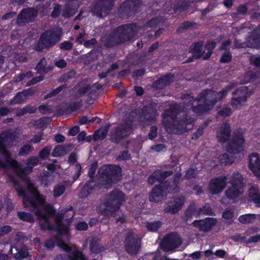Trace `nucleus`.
<instances>
[{
    "label": "nucleus",
    "mask_w": 260,
    "mask_h": 260,
    "mask_svg": "<svg viewBox=\"0 0 260 260\" xmlns=\"http://www.w3.org/2000/svg\"><path fill=\"white\" fill-rule=\"evenodd\" d=\"M181 111V106L177 103L171 105L164 111L161 115L162 124L166 132L181 135L192 128L194 121L190 117L185 115L178 117Z\"/></svg>",
    "instance_id": "f257e3e1"
},
{
    "label": "nucleus",
    "mask_w": 260,
    "mask_h": 260,
    "mask_svg": "<svg viewBox=\"0 0 260 260\" xmlns=\"http://www.w3.org/2000/svg\"><path fill=\"white\" fill-rule=\"evenodd\" d=\"M16 138L15 134L9 131L4 132L0 134V152L5 157V162L0 159V169L12 168L18 176L20 177L32 172V167L27 166L22 168L16 160L12 158L8 149L12 146Z\"/></svg>",
    "instance_id": "f03ea898"
},
{
    "label": "nucleus",
    "mask_w": 260,
    "mask_h": 260,
    "mask_svg": "<svg viewBox=\"0 0 260 260\" xmlns=\"http://www.w3.org/2000/svg\"><path fill=\"white\" fill-rule=\"evenodd\" d=\"M138 32L136 23H126L117 27L107 36L106 46L113 47L123 44L133 40Z\"/></svg>",
    "instance_id": "7ed1b4c3"
},
{
    "label": "nucleus",
    "mask_w": 260,
    "mask_h": 260,
    "mask_svg": "<svg viewBox=\"0 0 260 260\" xmlns=\"http://www.w3.org/2000/svg\"><path fill=\"white\" fill-rule=\"evenodd\" d=\"M125 200V194L120 189L116 188L111 191L107 200L104 204L105 207L100 208L101 214L111 216L118 211Z\"/></svg>",
    "instance_id": "20e7f679"
},
{
    "label": "nucleus",
    "mask_w": 260,
    "mask_h": 260,
    "mask_svg": "<svg viewBox=\"0 0 260 260\" xmlns=\"http://www.w3.org/2000/svg\"><path fill=\"white\" fill-rule=\"evenodd\" d=\"M62 32L54 29H49L40 36L34 46L36 51L41 52L44 49L49 50L54 47L60 40Z\"/></svg>",
    "instance_id": "39448f33"
},
{
    "label": "nucleus",
    "mask_w": 260,
    "mask_h": 260,
    "mask_svg": "<svg viewBox=\"0 0 260 260\" xmlns=\"http://www.w3.org/2000/svg\"><path fill=\"white\" fill-rule=\"evenodd\" d=\"M99 176L106 184L111 185L119 180L121 168L118 165H106L101 167L98 172Z\"/></svg>",
    "instance_id": "423d86ee"
},
{
    "label": "nucleus",
    "mask_w": 260,
    "mask_h": 260,
    "mask_svg": "<svg viewBox=\"0 0 260 260\" xmlns=\"http://www.w3.org/2000/svg\"><path fill=\"white\" fill-rule=\"evenodd\" d=\"M133 121L125 120L123 123L118 124L111 132L110 139L111 142L119 144L125 138L128 137L133 130Z\"/></svg>",
    "instance_id": "0eeeda50"
},
{
    "label": "nucleus",
    "mask_w": 260,
    "mask_h": 260,
    "mask_svg": "<svg viewBox=\"0 0 260 260\" xmlns=\"http://www.w3.org/2000/svg\"><path fill=\"white\" fill-rule=\"evenodd\" d=\"M230 182L231 186L225 191V194L229 199H236L244 192L243 178L240 174L234 173Z\"/></svg>",
    "instance_id": "6e6552de"
},
{
    "label": "nucleus",
    "mask_w": 260,
    "mask_h": 260,
    "mask_svg": "<svg viewBox=\"0 0 260 260\" xmlns=\"http://www.w3.org/2000/svg\"><path fill=\"white\" fill-rule=\"evenodd\" d=\"M244 135V131L240 127L234 132L233 137L227 145L228 152L236 154L243 150L245 143Z\"/></svg>",
    "instance_id": "1a4fd4ad"
},
{
    "label": "nucleus",
    "mask_w": 260,
    "mask_h": 260,
    "mask_svg": "<svg viewBox=\"0 0 260 260\" xmlns=\"http://www.w3.org/2000/svg\"><path fill=\"white\" fill-rule=\"evenodd\" d=\"M115 0H95L91 6V12L98 17L107 16L112 10Z\"/></svg>",
    "instance_id": "9d476101"
},
{
    "label": "nucleus",
    "mask_w": 260,
    "mask_h": 260,
    "mask_svg": "<svg viewBox=\"0 0 260 260\" xmlns=\"http://www.w3.org/2000/svg\"><path fill=\"white\" fill-rule=\"evenodd\" d=\"M124 244L125 251L131 255H137L141 248V240L132 231L126 235Z\"/></svg>",
    "instance_id": "9b49d317"
},
{
    "label": "nucleus",
    "mask_w": 260,
    "mask_h": 260,
    "mask_svg": "<svg viewBox=\"0 0 260 260\" xmlns=\"http://www.w3.org/2000/svg\"><path fill=\"white\" fill-rule=\"evenodd\" d=\"M28 189L32 196H27L24 199H23V204L25 207H33L36 210L37 209H39L38 208L39 205L44 203L45 199L43 196L38 192L37 188L34 186L29 185Z\"/></svg>",
    "instance_id": "f8f14e48"
},
{
    "label": "nucleus",
    "mask_w": 260,
    "mask_h": 260,
    "mask_svg": "<svg viewBox=\"0 0 260 260\" xmlns=\"http://www.w3.org/2000/svg\"><path fill=\"white\" fill-rule=\"evenodd\" d=\"M28 189L32 196H27L24 199H23V204L25 207H33L36 210L37 209H39L38 208L39 205L44 203L45 199L43 196L38 192L37 188L34 186L29 185Z\"/></svg>",
    "instance_id": "ddd939ff"
},
{
    "label": "nucleus",
    "mask_w": 260,
    "mask_h": 260,
    "mask_svg": "<svg viewBox=\"0 0 260 260\" xmlns=\"http://www.w3.org/2000/svg\"><path fill=\"white\" fill-rule=\"evenodd\" d=\"M169 188L164 183L155 185L149 194V201L155 203L161 201L167 196Z\"/></svg>",
    "instance_id": "4468645a"
},
{
    "label": "nucleus",
    "mask_w": 260,
    "mask_h": 260,
    "mask_svg": "<svg viewBox=\"0 0 260 260\" xmlns=\"http://www.w3.org/2000/svg\"><path fill=\"white\" fill-rule=\"evenodd\" d=\"M182 243V239L176 233H171L165 236L161 245L166 251L172 250L178 247Z\"/></svg>",
    "instance_id": "2eb2a0df"
},
{
    "label": "nucleus",
    "mask_w": 260,
    "mask_h": 260,
    "mask_svg": "<svg viewBox=\"0 0 260 260\" xmlns=\"http://www.w3.org/2000/svg\"><path fill=\"white\" fill-rule=\"evenodd\" d=\"M38 10L36 8L29 7L23 9L18 14L16 23L18 25L25 24L34 21L38 16Z\"/></svg>",
    "instance_id": "dca6fc26"
},
{
    "label": "nucleus",
    "mask_w": 260,
    "mask_h": 260,
    "mask_svg": "<svg viewBox=\"0 0 260 260\" xmlns=\"http://www.w3.org/2000/svg\"><path fill=\"white\" fill-rule=\"evenodd\" d=\"M189 103L192 112L198 116L202 115L212 109L207 103L204 102L202 99H200L199 95L196 98L192 97Z\"/></svg>",
    "instance_id": "f3484780"
},
{
    "label": "nucleus",
    "mask_w": 260,
    "mask_h": 260,
    "mask_svg": "<svg viewBox=\"0 0 260 260\" xmlns=\"http://www.w3.org/2000/svg\"><path fill=\"white\" fill-rule=\"evenodd\" d=\"M141 5V0H127L120 5V9L129 17L139 12Z\"/></svg>",
    "instance_id": "a211bd4d"
},
{
    "label": "nucleus",
    "mask_w": 260,
    "mask_h": 260,
    "mask_svg": "<svg viewBox=\"0 0 260 260\" xmlns=\"http://www.w3.org/2000/svg\"><path fill=\"white\" fill-rule=\"evenodd\" d=\"M228 177L226 176L216 177L211 179L209 189L212 194L221 192L226 185Z\"/></svg>",
    "instance_id": "6ab92c4d"
},
{
    "label": "nucleus",
    "mask_w": 260,
    "mask_h": 260,
    "mask_svg": "<svg viewBox=\"0 0 260 260\" xmlns=\"http://www.w3.org/2000/svg\"><path fill=\"white\" fill-rule=\"evenodd\" d=\"M184 203V199L180 197H173L165 204L164 212L171 214H176L182 209Z\"/></svg>",
    "instance_id": "aec40b11"
},
{
    "label": "nucleus",
    "mask_w": 260,
    "mask_h": 260,
    "mask_svg": "<svg viewBox=\"0 0 260 260\" xmlns=\"http://www.w3.org/2000/svg\"><path fill=\"white\" fill-rule=\"evenodd\" d=\"M217 219L215 218L206 217L204 219L195 220L192 223V225L203 232L210 231L216 224Z\"/></svg>",
    "instance_id": "412c9836"
},
{
    "label": "nucleus",
    "mask_w": 260,
    "mask_h": 260,
    "mask_svg": "<svg viewBox=\"0 0 260 260\" xmlns=\"http://www.w3.org/2000/svg\"><path fill=\"white\" fill-rule=\"evenodd\" d=\"M199 96L212 108L217 102V92L210 89L202 90L200 93Z\"/></svg>",
    "instance_id": "4be33fe9"
},
{
    "label": "nucleus",
    "mask_w": 260,
    "mask_h": 260,
    "mask_svg": "<svg viewBox=\"0 0 260 260\" xmlns=\"http://www.w3.org/2000/svg\"><path fill=\"white\" fill-rule=\"evenodd\" d=\"M231 135V126L227 122H223L217 131V138L219 143H225Z\"/></svg>",
    "instance_id": "5701e85b"
},
{
    "label": "nucleus",
    "mask_w": 260,
    "mask_h": 260,
    "mask_svg": "<svg viewBox=\"0 0 260 260\" xmlns=\"http://www.w3.org/2000/svg\"><path fill=\"white\" fill-rule=\"evenodd\" d=\"M174 75L171 73H167L160 77L152 84V87L155 89H162L170 85L173 82Z\"/></svg>",
    "instance_id": "b1692460"
},
{
    "label": "nucleus",
    "mask_w": 260,
    "mask_h": 260,
    "mask_svg": "<svg viewBox=\"0 0 260 260\" xmlns=\"http://www.w3.org/2000/svg\"><path fill=\"white\" fill-rule=\"evenodd\" d=\"M248 168L256 177L260 178V154L252 153L249 155Z\"/></svg>",
    "instance_id": "393cba45"
},
{
    "label": "nucleus",
    "mask_w": 260,
    "mask_h": 260,
    "mask_svg": "<svg viewBox=\"0 0 260 260\" xmlns=\"http://www.w3.org/2000/svg\"><path fill=\"white\" fill-rule=\"evenodd\" d=\"M248 199L250 202L253 203L256 207H260V188L257 185L253 184L249 188Z\"/></svg>",
    "instance_id": "a878e982"
},
{
    "label": "nucleus",
    "mask_w": 260,
    "mask_h": 260,
    "mask_svg": "<svg viewBox=\"0 0 260 260\" xmlns=\"http://www.w3.org/2000/svg\"><path fill=\"white\" fill-rule=\"evenodd\" d=\"M141 115L146 121H155L157 116L155 107L152 105L144 106L142 109Z\"/></svg>",
    "instance_id": "bb28decb"
},
{
    "label": "nucleus",
    "mask_w": 260,
    "mask_h": 260,
    "mask_svg": "<svg viewBox=\"0 0 260 260\" xmlns=\"http://www.w3.org/2000/svg\"><path fill=\"white\" fill-rule=\"evenodd\" d=\"M248 43L251 48L260 47V25L252 31L248 38Z\"/></svg>",
    "instance_id": "cd10ccee"
},
{
    "label": "nucleus",
    "mask_w": 260,
    "mask_h": 260,
    "mask_svg": "<svg viewBox=\"0 0 260 260\" xmlns=\"http://www.w3.org/2000/svg\"><path fill=\"white\" fill-rule=\"evenodd\" d=\"M56 210L54 207L50 204L45 205L42 210L37 209L35 211V214L38 218H43V215H45L50 219V217L54 216Z\"/></svg>",
    "instance_id": "c85d7f7f"
},
{
    "label": "nucleus",
    "mask_w": 260,
    "mask_h": 260,
    "mask_svg": "<svg viewBox=\"0 0 260 260\" xmlns=\"http://www.w3.org/2000/svg\"><path fill=\"white\" fill-rule=\"evenodd\" d=\"M95 185L94 180L92 179L87 180L79 193V198L83 199L87 197L92 192Z\"/></svg>",
    "instance_id": "c756f323"
},
{
    "label": "nucleus",
    "mask_w": 260,
    "mask_h": 260,
    "mask_svg": "<svg viewBox=\"0 0 260 260\" xmlns=\"http://www.w3.org/2000/svg\"><path fill=\"white\" fill-rule=\"evenodd\" d=\"M82 106V100L77 102L67 103L64 106L60 108V111L62 114H68L78 111Z\"/></svg>",
    "instance_id": "7c9ffc66"
},
{
    "label": "nucleus",
    "mask_w": 260,
    "mask_h": 260,
    "mask_svg": "<svg viewBox=\"0 0 260 260\" xmlns=\"http://www.w3.org/2000/svg\"><path fill=\"white\" fill-rule=\"evenodd\" d=\"M33 93L30 89L24 90L23 91L18 92L10 101V105L20 104L24 101V97L32 95Z\"/></svg>",
    "instance_id": "2f4dec72"
},
{
    "label": "nucleus",
    "mask_w": 260,
    "mask_h": 260,
    "mask_svg": "<svg viewBox=\"0 0 260 260\" xmlns=\"http://www.w3.org/2000/svg\"><path fill=\"white\" fill-rule=\"evenodd\" d=\"M203 45V41H200L193 43L190 46V52L193 54V56L195 57V59H199L203 55L204 52L202 51Z\"/></svg>",
    "instance_id": "473e14b6"
},
{
    "label": "nucleus",
    "mask_w": 260,
    "mask_h": 260,
    "mask_svg": "<svg viewBox=\"0 0 260 260\" xmlns=\"http://www.w3.org/2000/svg\"><path fill=\"white\" fill-rule=\"evenodd\" d=\"M155 172L156 177L157 178V181L159 182V184L164 183L166 186L170 187V183L168 181H165V179L173 174V171L168 170L164 171L161 170H158Z\"/></svg>",
    "instance_id": "72a5a7b5"
},
{
    "label": "nucleus",
    "mask_w": 260,
    "mask_h": 260,
    "mask_svg": "<svg viewBox=\"0 0 260 260\" xmlns=\"http://www.w3.org/2000/svg\"><path fill=\"white\" fill-rule=\"evenodd\" d=\"M166 21V19L162 16L154 17L147 21L144 25L146 27L155 28L160 25H162Z\"/></svg>",
    "instance_id": "f704fd0d"
},
{
    "label": "nucleus",
    "mask_w": 260,
    "mask_h": 260,
    "mask_svg": "<svg viewBox=\"0 0 260 260\" xmlns=\"http://www.w3.org/2000/svg\"><path fill=\"white\" fill-rule=\"evenodd\" d=\"M68 260H86V256L75 246L73 251L66 256Z\"/></svg>",
    "instance_id": "c9c22d12"
},
{
    "label": "nucleus",
    "mask_w": 260,
    "mask_h": 260,
    "mask_svg": "<svg viewBox=\"0 0 260 260\" xmlns=\"http://www.w3.org/2000/svg\"><path fill=\"white\" fill-rule=\"evenodd\" d=\"M16 249L17 252L14 255V257L16 260H22L30 256L28 249L25 245H22L19 249L16 248Z\"/></svg>",
    "instance_id": "e433bc0d"
},
{
    "label": "nucleus",
    "mask_w": 260,
    "mask_h": 260,
    "mask_svg": "<svg viewBox=\"0 0 260 260\" xmlns=\"http://www.w3.org/2000/svg\"><path fill=\"white\" fill-rule=\"evenodd\" d=\"M89 249L91 253L99 254L104 251V247L97 240L92 239L89 244Z\"/></svg>",
    "instance_id": "4c0bfd02"
},
{
    "label": "nucleus",
    "mask_w": 260,
    "mask_h": 260,
    "mask_svg": "<svg viewBox=\"0 0 260 260\" xmlns=\"http://www.w3.org/2000/svg\"><path fill=\"white\" fill-rule=\"evenodd\" d=\"M41 221L40 223V229L43 231H52L54 230V227L51 223L50 219L43 215V218H38Z\"/></svg>",
    "instance_id": "58836bf2"
},
{
    "label": "nucleus",
    "mask_w": 260,
    "mask_h": 260,
    "mask_svg": "<svg viewBox=\"0 0 260 260\" xmlns=\"http://www.w3.org/2000/svg\"><path fill=\"white\" fill-rule=\"evenodd\" d=\"M68 152V147L64 145H58L54 148L51 153V156L54 157L62 156L66 154Z\"/></svg>",
    "instance_id": "ea45409f"
},
{
    "label": "nucleus",
    "mask_w": 260,
    "mask_h": 260,
    "mask_svg": "<svg viewBox=\"0 0 260 260\" xmlns=\"http://www.w3.org/2000/svg\"><path fill=\"white\" fill-rule=\"evenodd\" d=\"M190 6V4L189 1H184L181 3H176L173 7V10L175 13H181L187 10Z\"/></svg>",
    "instance_id": "a19ab883"
},
{
    "label": "nucleus",
    "mask_w": 260,
    "mask_h": 260,
    "mask_svg": "<svg viewBox=\"0 0 260 260\" xmlns=\"http://www.w3.org/2000/svg\"><path fill=\"white\" fill-rule=\"evenodd\" d=\"M197 208L194 204H190L186 209L184 215L186 221L190 220L194 215L197 216Z\"/></svg>",
    "instance_id": "79ce46f5"
},
{
    "label": "nucleus",
    "mask_w": 260,
    "mask_h": 260,
    "mask_svg": "<svg viewBox=\"0 0 260 260\" xmlns=\"http://www.w3.org/2000/svg\"><path fill=\"white\" fill-rule=\"evenodd\" d=\"M256 216L254 214H246L240 216L238 218V220L243 224H250L254 222Z\"/></svg>",
    "instance_id": "37998d69"
},
{
    "label": "nucleus",
    "mask_w": 260,
    "mask_h": 260,
    "mask_svg": "<svg viewBox=\"0 0 260 260\" xmlns=\"http://www.w3.org/2000/svg\"><path fill=\"white\" fill-rule=\"evenodd\" d=\"M17 216L22 221L31 223L34 222V216L30 213L25 211H18L17 213Z\"/></svg>",
    "instance_id": "c03bdc74"
},
{
    "label": "nucleus",
    "mask_w": 260,
    "mask_h": 260,
    "mask_svg": "<svg viewBox=\"0 0 260 260\" xmlns=\"http://www.w3.org/2000/svg\"><path fill=\"white\" fill-rule=\"evenodd\" d=\"M55 231L58 235H63L68 231V227L60 220H56Z\"/></svg>",
    "instance_id": "a18cd8bd"
},
{
    "label": "nucleus",
    "mask_w": 260,
    "mask_h": 260,
    "mask_svg": "<svg viewBox=\"0 0 260 260\" xmlns=\"http://www.w3.org/2000/svg\"><path fill=\"white\" fill-rule=\"evenodd\" d=\"M198 26V24L196 22H192L188 20L184 21L177 28V31L179 32L181 30H186L190 28H197Z\"/></svg>",
    "instance_id": "49530a36"
},
{
    "label": "nucleus",
    "mask_w": 260,
    "mask_h": 260,
    "mask_svg": "<svg viewBox=\"0 0 260 260\" xmlns=\"http://www.w3.org/2000/svg\"><path fill=\"white\" fill-rule=\"evenodd\" d=\"M248 98V96L247 95H242L237 98H233L231 100V105L233 107H237L246 102Z\"/></svg>",
    "instance_id": "de8ad7c7"
},
{
    "label": "nucleus",
    "mask_w": 260,
    "mask_h": 260,
    "mask_svg": "<svg viewBox=\"0 0 260 260\" xmlns=\"http://www.w3.org/2000/svg\"><path fill=\"white\" fill-rule=\"evenodd\" d=\"M76 10L70 5H66L62 11V16L65 18H69L74 15Z\"/></svg>",
    "instance_id": "09e8293b"
},
{
    "label": "nucleus",
    "mask_w": 260,
    "mask_h": 260,
    "mask_svg": "<svg viewBox=\"0 0 260 260\" xmlns=\"http://www.w3.org/2000/svg\"><path fill=\"white\" fill-rule=\"evenodd\" d=\"M51 150V146L44 147L39 153V157L42 160H46L50 155Z\"/></svg>",
    "instance_id": "8fccbe9b"
},
{
    "label": "nucleus",
    "mask_w": 260,
    "mask_h": 260,
    "mask_svg": "<svg viewBox=\"0 0 260 260\" xmlns=\"http://www.w3.org/2000/svg\"><path fill=\"white\" fill-rule=\"evenodd\" d=\"M107 135V131L106 129L97 130L93 134V139L94 141L103 140L105 139Z\"/></svg>",
    "instance_id": "3c124183"
},
{
    "label": "nucleus",
    "mask_w": 260,
    "mask_h": 260,
    "mask_svg": "<svg viewBox=\"0 0 260 260\" xmlns=\"http://www.w3.org/2000/svg\"><path fill=\"white\" fill-rule=\"evenodd\" d=\"M161 223L160 221L148 222L146 223V227L148 231L150 232H156L160 227Z\"/></svg>",
    "instance_id": "603ef678"
},
{
    "label": "nucleus",
    "mask_w": 260,
    "mask_h": 260,
    "mask_svg": "<svg viewBox=\"0 0 260 260\" xmlns=\"http://www.w3.org/2000/svg\"><path fill=\"white\" fill-rule=\"evenodd\" d=\"M201 214L212 215H214L213 212L212 208L207 205L203 206L201 208H200L197 213V216H200Z\"/></svg>",
    "instance_id": "864d4df0"
},
{
    "label": "nucleus",
    "mask_w": 260,
    "mask_h": 260,
    "mask_svg": "<svg viewBox=\"0 0 260 260\" xmlns=\"http://www.w3.org/2000/svg\"><path fill=\"white\" fill-rule=\"evenodd\" d=\"M67 84H64L63 85H61L56 88L52 90L50 92H49L48 94L46 95L44 97L45 99H47L50 98H51L52 96H54L58 93H59L63 89L67 88Z\"/></svg>",
    "instance_id": "5fc2aeb1"
},
{
    "label": "nucleus",
    "mask_w": 260,
    "mask_h": 260,
    "mask_svg": "<svg viewBox=\"0 0 260 260\" xmlns=\"http://www.w3.org/2000/svg\"><path fill=\"white\" fill-rule=\"evenodd\" d=\"M66 187L63 185L57 184L53 189V196L55 198H57L61 196L65 191Z\"/></svg>",
    "instance_id": "6e6d98bb"
},
{
    "label": "nucleus",
    "mask_w": 260,
    "mask_h": 260,
    "mask_svg": "<svg viewBox=\"0 0 260 260\" xmlns=\"http://www.w3.org/2000/svg\"><path fill=\"white\" fill-rule=\"evenodd\" d=\"M219 160L220 165L224 166L231 165L233 162V161L230 158L229 155L226 153L220 155L219 156Z\"/></svg>",
    "instance_id": "4d7b16f0"
},
{
    "label": "nucleus",
    "mask_w": 260,
    "mask_h": 260,
    "mask_svg": "<svg viewBox=\"0 0 260 260\" xmlns=\"http://www.w3.org/2000/svg\"><path fill=\"white\" fill-rule=\"evenodd\" d=\"M33 150V147L30 144L23 145L20 149L18 155L20 156H25L28 154Z\"/></svg>",
    "instance_id": "13d9d810"
},
{
    "label": "nucleus",
    "mask_w": 260,
    "mask_h": 260,
    "mask_svg": "<svg viewBox=\"0 0 260 260\" xmlns=\"http://www.w3.org/2000/svg\"><path fill=\"white\" fill-rule=\"evenodd\" d=\"M232 55L230 50L225 51L221 55L219 61L220 63H227L231 61Z\"/></svg>",
    "instance_id": "bf43d9fd"
},
{
    "label": "nucleus",
    "mask_w": 260,
    "mask_h": 260,
    "mask_svg": "<svg viewBox=\"0 0 260 260\" xmlns=\"http://www.w3.org/2000/svg\"><path fill=\"white\" fill-rule=\"evenodd\" d=\"M44 58L41 59L37 64L35 69L37 71L38 73H47L46 65L44 63L43 60Z\"/></svg>",
    "instance_id": "052dcab7"
},
{
    "label": "nucleus",
    "mask_w": 260,
    "mask_h": 260,
    "mask_svg": "<svg viewBox=\"0 0 260 260\" xmlns=\"http://www.w3.org/2000/svg\"><path fill=\"white\" fill-rule=\"evenodd\" d=\"M217 114L222 117L226 118L232 115V111L230 108H222L217 112Z\"/></svg>",
    "instance_id": "680f3d73"
},
{
    "label": "nucleus",
    "mask_w": 260,
    "mask_h": 260,
    "mask_svg": "<svg viewBox=\"0 0 260 260\" xmlns=\"http://www.w3.org/2000/svg\"><path fill=\"white\" fill-rule=\"evenodd\" d=\"M51 121V119L48 117H41L36 122V124L40 126H45L49 124Z\"/></svg>",
    "instance_id": "e2e57ef3"
},
{
    "label": "nucleus",
    "mask_w": 260,
    "mask_h": 260,
    "mask_svg": "<svg viewBox=\"0 0 260 260\" xmlns=\"http://www.w3.org/2000/svg\"><path fill=\"white\" fill-rule=\"evenodd\" d=\"M197 177V174L195 169L190 168L187 169L184 176V178L186 180L195 179Z\"/></svg>",
    "instance_id": "0e129e2a"
},
{
    "label": "nucleus",
    "mask_w": 260,
    "mask_h": 260,
    "mask_svg": "<svg viewBox=\"0 0 260 260\" xmlns=\"http://www.w3.org/2000/svg\"><path fill=\"white\" fill-rule=\"evenodd\" d=\"M39 112L43 114H49L53 112V110L49 105H41L38 107Z\"/></svg>",
    "instance_id": "69168bd1"
},
{
    "label": "nucleus",
    "mask_w": 260,
    "mask_h": 260,
    "mask_svg": "<svg viewBox=\"0 0 260 260\" xmlns=\"http://www.w3.org/2000/svg\"><path fill=\"white\" fill-rule=\"evenodd\" d=\"M158 127L156 125H152L150 127L148 134V138L150 140H152L157 136Z\"/></svg>",
    "instance_id": "338daca9"
},
{
    "label": "nucleus",
    "mask_w": 260,
    "mask_h": 260,
    "mask_svg": "<svg viewBox=\"0 0 260 260\" xmlns=\"http://www.w3.org/2000/svg\"><path fill=\"white\" fill-rule=\"evenodd\" d=\"M73 44L69 41H65L59 44V48L61 50L69 51L72 49Z\"/></svg>",
    "instance_id": "774afa93"
}]
</instances>
